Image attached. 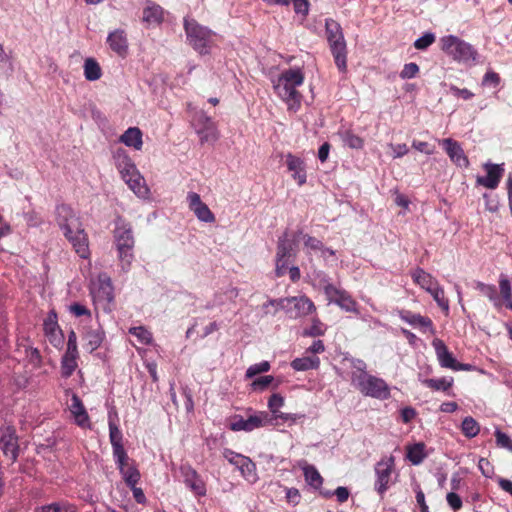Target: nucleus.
I'll list each match as a JSON object with an SVG mask.
<instances>
[{"instance_id":"nucleus-7","label":"nucleus","mask_w":512,"mask_h":512,"mask_svg":"<svg viewBox=\"0 0 512 512\" xmlns=\"http://www.w3.org/2000/svg\"><path fill=\"white\" fill-rule=\"evenodd\" d=\"M351 383L364 396L379 400H386L390 397V387L382 378L370 375L368 373H352Z\"/></svg>"},{"instance_id":"nucleus-42","label":"nucleus","mask_w":512,"mask_h":512,"mask_svg":"<svg viewBox=\"0 0 512 512\" xmlns=\"http://www.w3.org/2000/svg\"><path fill=\"white\" fill-rule=\"evenodd\" d=\"M424 385L427 387L437 390V391H447L453 385V378L442 377L438 379H425L423 381Z\"/></svg>"},{"instance_id":"nucleus-58","label":"nucleus","mask_w":512,"mask_h":512,"mask_svg":"<svg viewBox=\"0 0 512 512\" xmlns=\"http://www.w3.org/2000/svg\"><path fill=\"white\" fill-rule=\"evenodd\" d=\"M446 501L454 511H457L462 507V499L454 492H449L447 494Z\"/></svg>"},{"instance_id":"nucleus-20","label":"nucleus","mask_w":512,"mask_h":512,"mask_svg":"<svg viewBox=\"0 0 512 512\" xmlns=\"http://www.w3.org/2000/svg\"><path fill=\"white\" fill-rule=\"evenodd\" d=\"M441 144L452 162L459 167H468L469 160L457 141L451 138H446L441 141Z\"/></svg>"},{"instance_id":"nucleus-43","label":"nucleus","mask_w":512,"mask_h":512,"mask_svg":"<svg viewBox=\"0 0 512 512\" xmlns=\"http://www.w3.org/2000/svg\"><path fill=\"white\" fill-rule=\"evenodd\" d=\"M342 139L345 145L349 148L362 149L364 147V140L360 136L354 134L351 130H346L342 134Z\"/></svg>"},{"instance_id":"nucleus-22","label":"nucleus","mask_w":512,"mask_h":512,"mask_svg":"<svg viewBox=\"0 0 512 512\" xmlns=\"http://www.w3.org/2000/svg\"><path fill=\"white\" fill-rule=\"evenodd\" d=\"M108 426L109 439L113 449V457H119V459H121L126 453L122 442L123 436L116 422L111 420V413L108 414Z\"/></svg>"},{"instance_id":"nucleus-16","label":"nucleus","mask_w":512,"mask_h":512,"mask_svg":"<svg viewBox=\"0 0 512 512\" xmlns=\"http://www.w3.org/2000/svg\"><path fill=\"white\" fill-rule=\"evenodd\" d=\"M114 461L125 483L128 486H135L140 480V472L134 462L130 461L127 453H125L124 457L121 459H119V457H114Z\"/></svg>"},{"instance_id":"nucleus-45","label":"nucleus","mask_w":512,"mask_h":512,"mask_svg":"<svg viewBox=\"0 0 512 512\" xmlns=\"http://www.w3.org/2000/svg\"><path fill=\"white\" fill-rule=\"evenodd\" d=\"M499 289L502 299L505 302H510L512 300V286L510 280L504 274L499 277Z\"/></svg>"},{"instance_id":"nucleus-23","label":"nucleus","mask_w":512,"mask_h":512,"mask_svg":"<svg viewBox=\"0 0 512 512\" xmlns=\"http://www.w3.org/2000/svg\"><path fill=\"white\" fill-rule=\"evenodd\" d=\"M0 448L4 455L14 461L18 455V441L15 431L7 428L0 438Z\"/></svg>"},{"instance_id":"nucleus-59","label":"nucleus","mask_w":512,"mask_h":512,"mask_svg":"<svg viewBox=\"0 0 512 512\" xmlns=\"http://www.w3.org/2000/svg\"><path fill=\"white\" fill-rule=\"evenodd\" d=\"M300 492L296 488H286V500L292 505H297L300 502Z\"/></svg>"},{"instance_id":"nucleus-2","label":"nucleus","mask_w":512,"mask_h":512,"mask_svg":"<svg viewBox=\"0 0 512 512\" xmlns=\"http://www.w3.org/2000/svg\"><path fill=\"white\" fill-rule=\"evenodd\" d=\"M305 74L299 67L283 70L272 80L276 95L282 99L289 110H297L301 106L302 94L298 88L304 84Z\"/></svg>"},{"instance_id":"nucleus-31","label":"nucleus","mask_w":512,"mask_h":512,"mask_svg":"<svg viewBox=\"0 0 512 512\" xmlns=\"http://www.w3.org/2000/svg\"><path fill=\"white\" fill-rule=\"evenodd\" d=\"M320 365V359L317 356H303L295 358L291 362V367L295 371H306L310 369H317Z\"/></svg>"},{"instance_id":"nucleus-46","label":"nucleus","mask_w":512,"mask_h":512,"mask_svg":"<svg viewBox=\"0 0 512 512\" xmlns=\"http://www.w3.org/2000/svg\"><path fill=\"white\" fill-rule=\"evenodd\" d=\"M129 332L140 344H149L152 340L151 333L143 326L133 327Z\"/></svg>"},{"instance_id":"nucleus-56","label":"nucleus","mask_w":512,"mask_h":512,"mask_svg":"<svg viewBox=\"0 0 512 512\" xmlns=\"http://www.w3.org/2000/svg\"><path fill=\"white\" fill-rule=\"evenodd\" d=\"M294 11L297 14L307 16L309 12V1L308 0H292Z\"/></svg>"},{"instance_id":"nucleus-61","label":"nucleus","mask_w":512,"mask_h":512,"mask_svg":"<svg viewBox=\"0 0 512 512\" xmlns=\"http://www.w3.org/2000/svg\"><path fill=\"white\" fill-rule=\"evenodd\" d=\"M223 454H224L225 459L236 467L238 466V462H241L243 460V458L245 457L241 454L235 453L228 449H226Z\"/></svg>"},{"instance_id":"nucleus-30","label":"nucleus","mask_w":512,"mask_h":512,"mask_svg":"<svg viewBox=\"0 0 512 512\" xmlns=\"http://www.w3.org/2000/svg\"><path fill=\"white\" fill-rule=\"evenodd\" d=\"M77 356L78 351H74V348L66 349V352L61 361L62 374L65 377H69L75 371L77 367Z\"/></svg>"},{"instance_id":"nucleus-32","label":"nucleus","mask_w":512,"mask_h":512,"mask_svg":"<svg viewBox=\"0 0 512 512\" xmlns=\"http://www.w3.org/2000/svg\"><path fill=\"white\" fill-rule=\"evenodd\" d=\"M294 246V241L289 240L288 233L284 232L278 240L276 258H279L280 261H282L281 259L289 260V257H291L294 250Z\"/></svg>"},{"instance_id":"nucleus-8","label":"nucleus","mask_w":512,"mask_h":512,"mask_svg":"<svg viewBox=\"0 0 512 512\" xmlns=\"http://www.w3.org/2000/svg\"><path fill=\"white\" fill-rule=\"evenodd\" d=\"M440 49L457 62L475 61L477 51L468 42L454 35L440 38Z\"/></svg>"},{"instance_id":"nucleus-36","label":"nucleus","mask_w":512,"mask_h":512,"mask_svg":"<svg viewBox=\"0 0 512 512\" xmlns=\"http://www.w3.org/2000/svg\"><path fill=\"white\" fill-rule=\"evenodd\" d=\"M426 457L425 444L415 443L407 447V459L413 465H419Z\"/></svg>"},{"instance_id":"nucleus-3","label":"nucleus","mask_w":512,"mask_h":512,"mask_svg":"<svg viewBox=\"0 0 512 512\" xmlns=\"http://www.w3.org/2000/svg\"><path fill=\"white\" fill-rule=\"evenodd\" d=\"M113 238L120 265L124 271H128L134 259L133 248L135 245L131 223L118 216L115 220Z\"/></svg>"},{"instance_id":"nucleus-12","label":"nucleus","mask_w":512,"mask_h":512,"mask_svg":"<svg viewBox=\"0 0 512 512\" xmlns=\"http://www.w3.org/2000/svg\"><path fill=\"white\" fill-rule=\"evenodd\" d=\"M394 457H384L375 466L376 482L375 488L378 493L383 494L392 483V473L394 471Z\"/></svg>"},{"instance_id":"nucleus-6","label":"nucleus","mask_w":512,"mask_h":512,"mask_svg":"<svg viewBox=\"0 0 512 512\" xmlns=\"http://www.w3.org/2000/svg\"><path fill=\"white\" fill-rule=\"evenodd\" d=\"M90 293L93 299L96 312H110L114 305V288L110 276L107 273H100L95 280L91 281Z\"/></svg>"},{"instance_id":"nucleus-51","label":"nucleus","mask_w":512,"mask_h":512,"mask_svg":"<svg viewBox=\"0 0 512 512\" xmlns=\"http://www.w3.org/2000/svg\"><path fill=\"white\" fill-rule=\"evenodd\" d=\"M435 42V35L431 32L425 33L414 42V47L417 50H425Z\"/></svg>"},{"instance_id":"nucleus-21","label":"nucleus","mask_w":512,"mask_h":512,"mask_svg":"<svg viewBox=\"0 0 512 512\" xmlns=\"http://www.w3.org/2000/svg\"><path fill=\"white\" fill-rule=\"evenodd\" d=\"M107 43L110 49L121 57L128 53V39L125 30L116 29L109 33Z\"/></svg>"},{"instance_id":"nucleus-60","label":"nucleus","mask_w":512,"mask_h":512,"mask_svg":"<svg viewBox=\"0 0 512 512\" xmlns=\"http://www.w3.org/2000/svg\"><path fill=\"white\" fill-rule=\"evenodd\" d=\"M478 468L485 477H491L493 475V466L485 458H480Z\"/></svg>"},{"instance_id":"nucleus-9","label":"nucleus","mask_w":512,"mask_h":512,"mask_svg":"<svg viewBox=\"0 0 512 512\" xmlns=\"http://www.w3.org/2000/svg\"><path fill=\"white\" fill-rule=\"evenodd\" d=\"M276 311H284L288 318H302L315 312L314 303L307 296L287 297L271 301Z\"/></svg>"},{"instance_id":"nucleus-34","label":"nucleus","mask_w":512,"mask_h":512,"mask_svg":"<svg viewBox=\"0 0 512 512\" xmlns=\"http://www.w3.org/2000/svg\"><path fill=\"white\" fill-rule=\"evenodd\" d=\"M302 470L304 473L305 481L312 486L315 489H318L321 487L323 483V478L318 472V470L313 465H309L305 463L302 466Z\"/></svg>"},{"instance_id":"nucleus-13","label":"nucleus","mask_w":512,"mask_h":512,"mask_svg":"<svg viewBox=\"0 0 512 512\" xmlns=\"http://www.w3.org/2000/svg\"><path fill=\"white\" fill-rule=\"evenodd\" d=\"M483 169L486 171V176H477L476 184L487 189H496L505 172L504 164L488 162L483 165Z\"/></svg>"},{"instance_id":"nucleus-47","label":"nucleus","mask_w":512,"mask_h":512,"mask_svg":"<svg viewBox=\"0 0 512 512\" xmlns=\"http://www.w3.org/2000/svg\"><path fill=\"white\" fill-rule=\"evenodd\" d=\"M305 415L300 413H285L280 412L279 414H276V417L272 418V425L278 424V421L281 420L282 422H286L289 425L295 424L297 421L304 419Z\"/></svg>"},{"instance_id":"nucleus-62","label":"nucleus","mask_w":512,"mask_h":512,"mask_svg":"<svg viewBox=\"0 0 512 512\" xmlns=\"http://www.w3.org/2000/svg\"><path fill=\"white\" fill-rule=\"evenodd\" d=\"M450 89L455 96L462 98L464 100L471 99L474 96V94L466 88L460 89L456 86H451Z\"/></svg>"},{"instance_id":"nucleus-48","label":"nucleus","mask_w":512,"mask_h":512,"mask_svg":"<svg viewBox=\"0 0 512 512\" xmlns=\"http://www.w3.org/2000/svg\"><path fill=\"white\" fill-rule=\"evenodd\" d=\"M215 330L214 323H209L205 327L201 328L199 323L196 322L191 328L187 330V337L192 338L194 333H197L199 337L203 338Z\"/></svg>"},{"instance_id":"nucleus-14","label":"nucleus","mask_w":512,"mask_h":512,"mask_svg":"<svg viewBox=\"0 0 512 512\" xmlns=\"http://www.w3.org/2000/svg\"><path fill=\"white\" fill-rule=\"evenodd\" d=\"M189 209L193 211L199 221L214 223L216 218L210 208L201 200L196 192H189L187 195Z\"/></svg>"},{"instance_id":"nucleus-50","label":"nucleus","mask_w":512,"mask_h":512,"mask_svg":"<svg viewBox=\"0 0 512 512\" xmlns=\"http://www.w3.org/2000/svg\"><path fill=\"white\" fill-rule=\"evenodd\" d=\"M495 438L497 446L505 448L512 452V439L499 429L495 430Z\"/></svg>"},{"instance_id":"nucleus-15","label":"nucleus","mask_w":512,"mask_h":512,"mask_svg":"<svg viewBox=\"0 0 512 512\" xmlns=\"http://www.w3.org/2000/svg\"><path fill=\"white\" fill-rule=\"evenodd\" d=\"M180 472L183 477L185 485L196 495H206V485L197 471L190 465H182Z\"/></svg>"},{"instance_id":"nucleus-57","label":"nucleus","mask_w":512,"mask_h":512,"mask_svg":"<svg viewBox=\"0 0 512 512\" xmlns=\"http://www.w3.org/2000/svg\"><path fill=\"white\" fill-rule=\"evenodd\" d=\"M69 310L74 317H82V316L90 317V311L86 308V306H84L82 304L74 303L69 306Z\"/></svg>"},{"instance_id":"nucleus-39","label":"nucleus","mask_w":512,"mask_h":512,"mask_svg":"<svg viewBox=\"0 0 512 512\" xmlns=\"http://www.w3.org/2000/svg\"><path fill=\"white\" fill-rule=\"evenodd\" d=\"M476 289L484 296H486L490 301L494 303L495 306L501 305V299L498 296L497 289L492 284H485L483 282H476Z\"/></svg>"},{"instance_id":"nucleus-10","label":"nucleus","mask_w":512,"mask_h":512,"mask_svg":"<svg viewBox=\"0 0 512 512\" xmlns=\"http://www.w3.org/2000/svg\"><path fill=\"white\" fill-rule=\"evenodd\" d=\"M272 425V418L266 411H256L250 414L247 418L236 415L232 418L229 428L232 431H245L251 432L255 429Z\"/></svg>"},{"instance_id":"nucleus-38","label":"nucleus","mask_w":512,"mask_h":512,"mask_svg":"<svg viewBox=\"0 0 512 512\" xmlns=\"http://www.w3.org/2000/svg\"><path fill=\"white\" fill-rule=\"evenodd\" d=\"M44 331L53 345H59L63 342L64 336L58 322H44Z\"/></svg>"},{"instance_id":"nucleus-49","label":"nucleus","mask_w":512,"mask_h":512,"mask_svg":"<svg viewBox=\"0 0 512 512\" xmlns=\"http://www.w3.org/2000/svg\"><path fill=\"white\" fill-rule=\"evenodd\" d=\"M270 370V363L268 361H262L251 365L246 371V377L252 378L257 374L268 372Z\"/></svg>"},{"instance_id":"nucleus-4","label":"nucleus","mask_w":512,"mask_h":512,"mask_svg":"<svg viewBox=\"0 0 512 512\" xmlns=\"http://www.w3.org/2000/svg\"><path fill=\"white\" fill-rule=\"evenodd\" d=\"M325 34L338 70L346 72L347 45L340 24L332 18L326 19Z\"/></svg>"},{"instance_id":"nucleus-27","label":"nucleus","mask_w":512,"mask_h":512,"mask_svg":"<svg viewBox=\"0 0 512 512\" xmlns=\"http://www.w3.org/2000/svg\"><path fill=\"white\" fill-rule=\"evenodd\" d=\"M120 142L124 143L128 147H133L136 150H141L143 141H142V132L138 127H130L128 128L121 136Z\"/></svg>"},{"instance_id":"nucleus-33","label":"nucleus","mask_w":512,"mask_h":512,"mask_svg":"<svg viewBox=\"0 0 512 512\" xmlns=\"http://www.w3.org/2000/svg\"><path fill=\"white\" fill-rule=\"evenodd\" d=\"M237 468L248 482L255 483L257 481L256 466L248 457L245 456L241 462H238Z\"/></svg>"},{"instance_id":"nucleus-11","label":"nucleus","mask_w":512,"mask_h":512,"mask_svg":"<svg viewBox=\"0 0 512 512\" xmlns=\"http://www.w3.org/2000/svg\"><path fill=\"white\" fill-rule=\"evenodd\" d=\"M432 346L435 350V354L439 362V365L442 368L451 369L453 371L473 370V366L471 364L458 362L441 339H433Z\"/></svg>"},{"instance_id":"nucleus-19","label":"nucleus","mask_w":512,"mask_h":512,"mask_svg":"<svg viewBox=\"0 0 512 512\" xmlns=\"http://www.w3.org/2000/svg\"><path fill=\"white\" fill-rule=\"evenodd\" d=\"M69 411H70L76 425H78L79 427H81L83 429L91 428L89 415H88L82 401L76 394H73L71 397V403L69 404Z\"/></svg>"},{"instance_id":"nucleus-52","label":"nucleus","mask_w":512,"mask_h":512,"mask_svg":"<svg viewBox=\"0 0 512 512\" xmlns=\"http://www.w3.org/2000/svg\"><path fill=\"white\" fill-rule=\"evenodd\" d=\"M419 72V66L414 63L410 62L404 65L403 69L400 72V77L402 79H411L414 78Z\"/></svg>"},{"instance_id":"nucleus-55","label":"nucleus","mask_w":512,"mask_h":512,"mask_svg":"<svg viewBox=\"0 0 512 512\" xmlns=\"http://www.w3.org/2000/svg\"><path fill=\"white\" fill-rule=\"evenodd\" d=\"M274 381V377L271 375L261 376L255 379L252 383L254 389L263 390L268 387Z\"/></svg>"},{"instance_id":"nucleus-40","label":"nucleus","mask_w":512,"mask_h":512,"mask_svg":"<svg viewBox=\"0 0 512 512\" xmlns=\"http://www.w3.org/2000/svg\"><path fill=\"white\" fill-rule=\"evenodd\" d=\"M461 431L467 438H474L480 432V425L473 417L467 416L462 421Z\"/></svg>"},{"instance_id":"nucleus-1","label":"nucleus","mask_w":512,"mask_h":512,"mask_svg":"<svg viewBox=\"0 0 512 512\" xmlns=\"http://www.w3.org/2000/svg\"><path fill=\"white\" fill-rule=\"evenodd\" d=\"M55 219L75 252L81 258H88L90 254L88 237L73 209L66 204L58 205L55 210Z\"/></svg>"},{"instance_id":"nucleus-5","label":"nucleus","mask_w":512,"mask_h":512,"mask_svg":"<svg viewBox=\"0 0 512 512\" xmlns=\"http://www.w3.org/2000/svg\"><path fill=\"white\" fill-rule=\"evenodd\" d=\"M184 30L188 43L201 55L209 54L215 45L216 34L200 25L195 19H184Z\"/></svg>"},{"instance_id":"nucleus-53","label":"nucleus","mask_w":512,"mask_h":512,"mask_svg":"<svg viewBox=\"0 0 512 512\" xmlns=\"http://www.w3.org/2000/svg\"><path fill=\"white\" fill-rule=\"evenodd\" d=\"M303 238H304V245L306 248L314 250V251L323 250V243L316 237L306 234V235H304Z\"/></svg>"},{"instance_id":"nucleus-25","label":"nucleus","mask_w":512,"mask_h":512,"mask_svg":"<svg viewBox=\"0 0 512 512\" xmlns=\"http://www.w3.org/2000/svg\"><path fill=\"white\" fill-rule=\"evenodd\" d=\"M143 22L147 24H161L164 20V9L157 3L147 0L143 9Z\"/></svg>"},{"instance_id":"nucleus-63","label":"nucleus","mask_w":512,"mask_h":512,"mask_svg":"<svg viewBox=\"0 0 512 512\" xmlns=\"http://www.w3.org/2000/svg\"><path fill=\"white\" fill-rule=\"evenodd\" d=\"M416 415V410L412 407H405L401 410V418L404 423L411 422Z\"/></svg>"},{"instance_id":"nucleus-18","label":"nucleus","mask_w":512,"mask_h":512,"mask_svg":"<svg viewBox=\"0 0 512 512\" xmlns=\"http://www.w3.org/2000/svg\"><path fill=\"white\" fill-rule=\"evenodd\" d=\"M323 288L330 301L337 303L346 311L355 310L356 302L345 291L338 289L331 283L324 284Z\"/></svg>"},{"instance_id":"nucleus-17","label":"nucleus","mask_w":512,"mask_h":512,"mask_svg":"<svg viewBox=\"0 0 512 512\" xmlns=\"http://www.w3.org/2000/svg\"><path fill=\"white\" fill-rule=\"evenodd\" d=\"M285 163L288 171L291 172L292 178L299 186H303L307 181L305 161L292 153H288L285 156Z\"/></svg>"},{"instance_id":"nucleus-28","label":"nucleus","mask_w":512,"mask_h":512,"mask_svg":"<svg viewBox=\"0 0 512 512\" xmlns=\"http://www.w3.org/2000/svg\"><path fill=\"white\" fill-rule=\"evenodd\" d=\"M199 119L203 123V129L197 131L200 135L201 142L216 141L218 139V133L211 118L201 114Z\"/></svg>"},{"instance_id":"nucleus-64","label":"nucleus","mask_w":512,"mask_h":512,"mask_svg":"<svg viewBox=\"0 0 512 512\" xmlns=\"http://www.w3.org/2000/svg\"><path fill=\"white\" fill-rule=\"evenodd\" d=\"M390 148L393 150L394 152V158H400L404 155H406L409 151V148L406 144H390Z\"/></svg>"},{"instance_id":"nucleus-41","label":"nucleus","mask_w":512,"mask_h":512,"mask_svg":"<svg viewBox=\"0 0 512 512\" xmlns=\"http://www.w3.org/2000/svg\"><path fill=\"white\" fill-rule=\"evenodd\" d=\"M428 292L431 294L433 299L437 302L438 306L445 312V316H447L449 311V301L445 297L444 289L439 286L437 283L434 287H432Z\"/></svg>"},{"instance_id":"nucleus-37","label":"nucleus","mask_w":512,"mask_h":512,"mask_svg":"<svg viewBox=\"0 0 512 512\" xmlns=\"http://www.w3.org/2000/svg\"><path fill=\"white\" fill-rule=\"evenodd\" d=\"M84 76L88 81H96L101 78L102 70L94 58H87L84 62Z\"/></svg>"},{"instance_id":"nucleus-35","label":"nucleus","mask_w":512,"mask_h":512,"mask_svg":"<svg viewBox=\"0 0 512 512\" xmlns=\"http://www.w3.org/2000/svg\"><path fill=\"white\" fill-rule=\"evenodd\" d=\"M34 512H76V507L69 502L60 501L38 506Z\"/></svg>"},{"instance_id":"nucleus-26","label":"nucleus","mask_w":512,"mask_h":512,"mask_svg":"<svg viewBox=\"0 0 512 512\" xmlns=\"http://www.w3.org/2000/svg\"><path fill=\"white\" fill-rule=\"evenodd\" d=\"M128 187L139 197H147L149 194V188L147 187L144 178L141 176L139 171L133 175L123 179Z\"/></svg>"},{"instance_id":"nucleus-24","label":"nucleus","mask_w":512,"mask_h":512,"mask_svg":"<svg viewBox=\"0 0 512 512\" xmlns=\"http://www.w3.org/2000/svg\"><path fill=\"white\" fill-rule=\"evenodd\" d=\"M115 165L122 179L133 175L138 171L132 159L128 156L125 150L118 149L114 154Z\"/></svg>"},{"instance_id":"nucleus-54","label":"nucleus","mask_w":512,"mask_h":512,"mask_svg":"<svg viewBox=\"0 0 512 512\" xmlns=\"http://www.w3.org/2000/svg\"><path fill=\"white\" fill-rule=\"evenodd\" d=\"M325 330L326 327L323 322H315L309 329L303 331V335L310 337L320 336L324 334Z\"/></svg>"},{"instance_id":"nucleus-44","label":"nucleus","mask_w":512,"mask_h":512,"mask_svg":"<svg viewBox=\"0 0 512 512\" xmlns=\"http://www.w3.org/2000/svg\"><path fill=\"white\" fill-rule=\"evenodd\" d=\"M284 403L285 399L280 394L274 393L270 396L267 403L268 409L272 414L270 418L276 417V414H279L281 412L280 409L284 406Z\"/></svg>"},{"instance_id":"nucleus-29","label":"nucleus","mask_w":512,"mask_h":512,"mask_svg":"<svg viewBox=\"0 0 512 512\" xmlns=\"http://www.w3.org/2000/svg\"><path fill=\"white\" fill-rule=\"evenodd\" d=\"M413 281L426 291L434 287L438 282L436 279L421 268H417L411 273Z\"/></svg>"}]
</instances>
